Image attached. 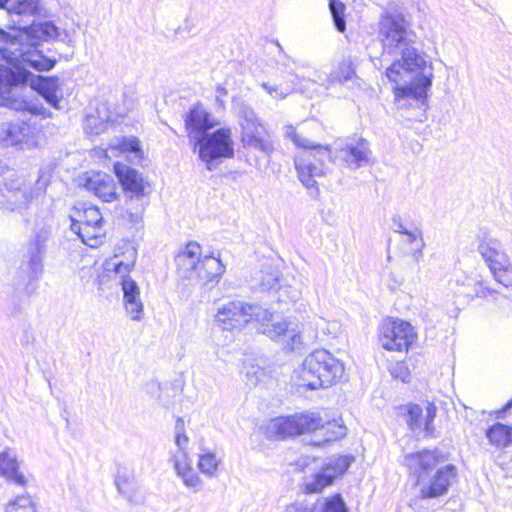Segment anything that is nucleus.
<instances>
[{"instance_id": "obj_39", "label": "nucleus", "mask_w": 512, "mask_h": 512, "mask_svg": "<svg viewBox=\"0 0 512 512\" xmlns=\"http://www.w3.org/2000/svg\"><path fill=\"white\" fill-rule=\"evenodd\" d=\"M71 223H81L82 226L103 225V218L98 208L88 207L84 210L81 219H72Z\"/></svg>"}, {"instance_id": "obj_23", "label": "nucleus", "mask_w": 512, "mask_h": 512, "mask_svg": "<svg viewBox=\"0 0 512 512\" xmlns=\"http://www.w3.org/2000/svg\"><path fill=\"white\" fill-rule=\"evenodd\" d=\"M47 236L38 234L34 240L30 243L28 249V278L30 280L37 279L42 273V255L45 251V243Z\"/></svg>"}, {"instance_id": "obj_16", "label": "nucleus", "mask_w": 512, "mask_h": 512, "mask_svg": "<svg viewBox=\"0 0 512 512\" xmlns=\"http://www.w3.org/2000/svg\"><path fill=\"white\" fill-rule=\"evenodd\" d=\"M0 141L5 146L31 149L38 145V133L36 128L23 120L7 122L0 128Z\"/></svg>"}, {"instance_id": "obj_13", "label": "nucleus", "mask_w": 512, "mask_h": 512, "mask_svg": "<svg viewBox=\"0 0 512 512\" xmlns=\"http://www.w3.org/2000/svg\"><path fill=\"white\" fill-rule=\"evenodd\" d=\"M379 342L388 351H407L417 338L414 327L401 319L387 318L379 327Z\"/></svg>"}, {"instance_id": "obj_15", "label": "nucleus", "mask_w": 512, "mask_h": 512, "mask_svg": "<svg viewBox=\"0 0 512 512\" xmlns=\"http://www.w3.org/2000/svg\"><path fill=\"white\" fill-rule=\"evenodd\" d=\"M0 8H4L13 17V30L17 35L20 31L35 28L45 24V22L35 24L34 18L41 13V7L38 0H0ZM49 23V21H46ZM50 24L54 25L52 22Z\"/></svg>"}, {"instance_id": "obj_30", "label": "nucleus", "mask_w": 512, "mask_h": 512, "mask_svg": "<svg viewBox=\"0 0 512 512\" xmlns=\"http://www.w3.org/2000/svg\"><path fill=\"white\" fill-rule=\"evenodd\" d=\"M6 101V106L15 111L29 112L32 115H40L44 118L51 116V113L47 112L45 107L39 102L23 99H6Z\"/></svg>"}, {"instance_id": "obj_18", "label": "nucleus", "mask_w": 512, "mask_h": 512, "mask_svg": "<svg viewBox=\"0 0 512 512\" xmlns=\"http://www.w3.org/2000/svg\"><path fill=\"white\" fill-rule=\"evenodd\" d=\"M456 283L460 286L458 293L469 299H484L488 296L500 294L496 287L492 286L489 281L483 279L479 274L462 275L456 280Z\"/></svg>"}, {"instance_id": "obj_7", "label": "nucleus", "mask_w": 512, "mask_h": 512, "mask_svg": "<svg viewBox=\"0 0 512 512\" xmlns=\"http://www.w3.org/2000/svg\"><path fill=\"white\" fill-rule=\"evenodd\" d=\"M176 270L184 279H199L208 284L215 281L224 271L219 259L202 256V248L195 241L188 242L175 255Z\"/></svg>"}, {"instance_id": "obj_44", "label": "nucleus", "mask_w": 512, "mask_h": 512, "mask_svg": "<svg viewBox=\"0 0 512 512\" xmlns=\"http://www.w3.org/2000/svg\"><path fill=\"white\" fill-rule=\"evenodd\" d=\"M391 375L396 379H400L402 382H407L410 373L405 363L397 362L391 368Z\"/></svg>"}, {"instance_id": "obj_36", "label": "nucleus", "mask_w": 512, "mask_h": 512, "mask_svg": "<svg viewBox=\"0 0 512 512\" xmlns=\"http://www.w3.org/2000/svg\"><path fill=\"white\" fill-rule=\"evenodd\" d=\"M108 128V121L100 118L98 114H89L84 121V130L89 135H99Z\"/></svg>"}, {"instance_id": "obj_8", "label": "nucleus", "mask_w": 512, "mask_h": 512, "mask_svg": "<svg viewBox=\"0 0 512 512\" xmlns=\"http://www.w3.org/2000/svg\"><path fill=\"white\" fill-rule=\"evenodd\" d=\"M136 261V251L132 250L127 261H122L115 256L107 264L112 266L113 271L119 276V284L123 292V304L125 311L134 321L142 320L144 316V305L140 298V289L135 280L128 274L133 269ZM110 270V268H108Z\"/></svg>"}, {"instance_id": "obj_3", "label": "nucleus", "mask_w": 512, "mask_h": 512, "mask_svg": "<svg viewBox=\"0 0 512 512\" xmlns=\"http://www.w3.org/2000/svg\"><path fill=\"white\" fill-rule=\"evenodd\" d=\"M284 136L307 153L297 155L294 162L299 180L308 189L316 188L317 178L325 175L326 158L351 170L365 167L370 163L372 152L368 141L363 138L336 140L332 149L297 133L292 125L284 127Z\"/></svg>"}, {"instance_id": "obj_42", "label": "nucleus", "mask_w": 512, "mask_h": 512, "mask_svg": "<svg viewBox=\"0 0 512 512\" xmlns=\"http://www.w3.org/2000/svg\"><path fill=\"white\" fill-rule=\"evenodd\" d=\"M135 201L137 202L135 211L132 212L129 209H127L125 218H127V220L130 223L138 225L142 222L143 213H144L147 203L145 202V200H135Z\"/></svg>"}, {"instance_id": "obj_11", "label": "nucleus", "mask_w": 512, "mask_h": 512, "mask_svg": "<svg viewBox=\"0 0 512 512\" xmlns=\"http://www.w3.org/2000/svg\"><path fill=\"white\" fill-rule=\"evenodd\" d=\"M478 251L495 282L506 288L512 287V264L501 243L497 239L485 237L480 242Z\"/></svg>"}, {"instance_id": "obj_50", "label": "nucleus", "mask_w": 512, "mask_h": 512, "mask_svg": "<svg viewBox=\"0 0 512 512\" xmlns=\"http://www.w3.org/2000/svg\"><path fill=\"white\" fill-rule=\"evenodd\" d=\"M284 512H310V508L300 503H293L286 506Z\"/></svg>"}, {"instance_id": "obj_51", "label": "nucleus", "mask_w": 512, "mask_h": 512, "mask_svg": "<svg viewBox=\"0 0 512 512\" xmlns=\"http://www.w3.org/2000/svg\"><path fill=\"white\" fill-rule=\"evenodd\" d=\"M228 94L227 92V89L224 88L223 86L221 85H218L216 87V102L220 105V106H223L224 105V101H223V97H225L226 95Z\"/></svg>"}, {"instance_id": "obj_40", "label": "nucleus", "mask_w": 512, "mask_h": 512, "mask_svg": "<svg viewBox=\"0 0 512 512\" xmlns=\"http://www.w3.org/2000/svg\"><path fill=\"white\" fill-rule=\"evenodd\" d=\"M407 423L412 430L420 428L423 424V411L419 405L410 404L407 407Z\"/></svg>"}, {"instance_id": "obj_25", "label": "nucleus", "mask_w": 512, "mask_h": 512, "mask_svg": "<svg viewBox=\"0 0 512 512\" xmlns=\"http://www.w3.org/2000/svg\"><path fill=\"white\" fill-rule=\"evenodd\" d=\"M115 485L129 502L137 504L142 500L139 485L131 473L119 471L115 478Z\"/></svg>"}, {"instance_id": "obj_47", "label": "nucleus", "mask_w": 512, "mask_h": 512, "mask_svg": "<svg viewBox=\"0 0 512 512\" xmlns=\"http://www.w3.org/2000/svg\"><path fill=\"white\" fill-rule=\"evenodd\" d=\"M436 415V407L433 404H428L426 407V415L424 418V429L427 433L432 432L431 424Z\"/></svg>"}, {"instance_id": "obj_53", "label": "nucleus", "mask_w": 512, "mask_h": 512, "mask_svg": "<svg viewBox=\"0 0 512 512\" xmlns=\"http://www.w3.org/2000/svg\"><path fill=\"white\" fill-rule=\"evenodd\" d=\"M511 408H512V399H511L510 401H508V402H507V404L505 405V407H504L502 410L498 411V415H497V417H498V418H502V417H503L502 415H503L507 410H509V409H511Z\"/></svg>"}, {"instance_id": "obj_32", "label": "nucleus", "mask_w": 512, "mask_h": 512, "mask_svg": "<svg viewBox=\"0 0 512 512\" xmlns=\"http://www.w3.org/2000/svg\"><path fill=\"white\" fill-rule=\"evenodd\" d=\"M486 436L490 444L497 447L506 446L512 442L511 428L502 424L496 423L486 431Z\"/></svg>"}, {"instance_id": "obj_19", "label": "nucleus", "mask_w": 512, "mask_h": 512, "mask_svg": "<svg viewBox=\"0 0 512 512\" xmlns=\"http://www.w3.org/2000/svg\"><path fill=\"white\" fill-rule=\"evenodd\" d=\"M84 187L104 202H112L117 199L116 182L112 176L106 173H87L84 179Z\"/></svg>"}, {"instance_id": "obj_6", "label": "nucleus", "mask_w": 512, "mask_h": 512, "mask_svg": "<svg viewBox=\"0 0 512 512\" xmlns=\"http://www.w3.org/2000/svg\"><path fill=\"white\" fill-rule=\"evenodd\" d=\"M343 374L342 361L326 349H317L304 359L299 378L302 386L315 390L333 385Z\"/></svg>"}, {"instance_id": "obj_49", "label": "nucleus", "mask_w": 512, "mask_h": 512, "mask_svg": "<svg viewBox=\"0 0 512 512\" xmlns=\"http://www.w3.org/2000/svg\"><path fill=\"white\" fill-rule=\"evenodd\" d=\"M392 229L394 232L402 234L403 236L410 230V227L406 226L400 216H394L392 218Z\"/></svg>"}, {"instance_id": "obj_48", "label": "nucleus", "mask_w": 512, "mask_h": 512, "mask_svg": "<svg viewBox=\"0 0 512 512\" xmlns=\"http://www.w3.org/2000/svg\"><path fill=\"white\" fill-rule=\"evenodd\" d=\"M280 291L281 295H286L291 301H297L301 296V291L297 287H280Z\"/></svg>"}, {"instance_id": "obj_9", "label": "nucleus", "mask_w": 512, "mask_h": 512, "mask_svg": "<svg viewBox=\"0 0 512 512\" xmlns=\"http://www.w3.org/2000/svg\"><path fill=\"white\" fill-rule=\"evenodd\" d=\"M233 109L239 118L243 145L270 155L273 151V146L266 138L264 126L252 107L241 99H234Z\"/></svg>"}, {"instance_id": "obj_14", "label": "nucleus", "mask_w": 512, "mask_h": 512, "mask_svg": "<svg viewBox=\"0 0 512 512\" xmlns=\"http://www.w3.org/2000/svg\"><path fill=\"white\" fill-rule=\"evenodd\" d=\"M354 457L335 456L326 462L321 469L304 482L307 493L321 492L325 487L330 486L333 481L343 475L351 465Z\"/></svg>"}, {"instance_id": "obj_12", "label": "nucleus", "mask_w": 512, "mask_h": 512, "mask_svg": "<svg viewBox=\"0 0 512 512\" xmlns=\"http://www.w3.org/2000/svg\"><path fill=\"white\" fill-rule=\"evenodd\" d=\"M198 147L200 159L206 163L207 169L215 167L214 162L220 158H231L234 155L233 142L229 129H218L208 133L194 142Z\"/></svg>"}, {"instance_id": "obj_34", "label": "nucleus", "mask_w": 512, "mask_h": 512, "mask_svg": "<svg viewBox=\"0 0 512 512\" xmlns=\"http://www.w3.org/2000/svg\"><path fill=\"white\" fill-rule=\"evenodd\" d=\"M219 460L214 453L208 452L201 454L198 460V469L208 477H214L217 474Z\"/></svg>"}, {"instance_id": "obj_5", "label": "nucleus", "mask_w": 512, "mask_h": 512, "mask_svg": "<svg viewBox=\"0 0 512 512\" xmlns=\"http://www.w3.org/2000/svg\"><path fill=\"white\" fill-rule=\"evenodd\" d=\"M443 461L444 456L438 450H424L408 454L405 457V465L410 473L417 478V483L421 486L420 494L422 498H434L443 495L455 478L456 468L451 464L439 468L429 478L431 471Z\"/></svg>"}, {"instance_id": "obj_45", "label": "nucleus", "mask_w": 512, "mask_h": 512, "mask_svg": "<svg viewBox=\"0 0 512 512\" xmlns=\"http://www.w3.org/2000/svg\"><path fill=\"white\" fill-rule=\"evenodd\" d=\"M292 63L295 65V70L291 69L289 71V74L291 76H294L296 79H307V73L305 70H307V63L303 61H295L292 60Z\"/></svg>"}, {"instance_id": "obj_37", "label": "nucleus", "mask_w": 512, "mask_h": 512, "mask_svg": "<svg viewBox=\"0 0 512 512\" xmlns=\"http://www.w3.org/2000/svg\"><path fill=\"white\" fill-rule=\"evenodd\" d=\"M5 512H36V507L30 496L22 495L10 501Z\"/></svg>"}, {"instance_id": "obj_46", "label": "nucleus", "mask_w": 512, "mask_h": 512, "mask_svg": "<svg viewBox=\"0 0 512 512\" xmlns=\"http://www.w3.org/2000/svg\"><path fill=\"white\" fill-rule=\"evenodd\" d=\"M261 87L264 88L270 96L278 100L285 99L288 94V92H284L278 86L270 85L267 82H262Z\"/></svg>"}, {"instance_id": "obj_24", "label": "nucleus", "mask_w": 512, "mask_h": 512, "mask_svg": "<svg viewBox=\"0 0 512 512\" xmlns=\"http://www.w3.org/2000/svg\"><path fill=\"white\" fill-rule=\"evenodd\" d=\"M0 474L8 481L23 486L26 483L24 475L19 472V462L11 450L0 453Z\"/></svg>"}, {"instance_id": "obj_41", "label": "nucleus", "mask_w": 512, "mask_h": 512, "mask_svg": "<svg viewBox=\"0 0 512 512\" xmlns=\"http://www.w3.org/2000/svg\"><path fill=\"white\" fill-rule=\"evenodd\" d=\"M261 279V288L263 290L276 289L279 284V271L277 269H270L269 271H263Z\"/></svg>"}, {"instance_id": "obj_31", "label": "nucleus", "mask_w": 512, "mask_h": 512, "mask_svg": "<svg viewBox=\"0 0 512 512\" xmlns=\"http://www.w3.org/2000/svg\"><path fill=\"white\" fill-rule=\"evenodd\" d=\"M310 512H349L340 494L318 500Z\"/></svg>"}, {"instance_id": "obj_21", "label": "nucleus", "mask_w": 512, "mask_h": 512, "mask_svg": "<svg viewBox=\"0 0 512 512\" xmlns=\"http://www.w3.org/2000/svg\"><path fill=\"white\" fill-rule=\"evenodd\" d=\"M28 83L36 90L52 107L60 109L57 91L59 81L56 77L35 76L31 73Z\"/></svg>"}, {"instance_id": "obj_38", "label": "nucleus", "mask_w": 512, "mask_h": 512, "mask_svg": "<svg viewBox=\"0 0 512 512\" xmlns=\"http://www.w3.org/2000/svg\"><path fill=\"white\" fill-rule=\"evenodd\" d=\"M329 9L331 15L333 17V21L336 29L339 32H344L346 28V22L344 18V10L345 6L342 2L338 0H330L329 1Z\"/></svg>"}, {"instance_id": "obj_29", "label": "nucleus", "mask_w": 512, "mask_h": 512, "mask_svg": "<svg viewBox=\"0 0 512 512\" xmlns=\"http://www.w3.org/2000/svg\"><path fill=\"white\" fill-rule=\"evenodd\" d=\"M318 431L322 438L317 440L314 444L320 446L343 437L346 433V427L338 420L325 421L323 419V425L320 426Z\"/></svg>"}, {"instance_id": "obj_35", "label": "nucleus", "mask_w": 512, "mask_h": 512, "mask_svg": "<svg viewBox=\"0 0 512 512\" xmlns=\"http://www.w3.org/2000/svg\"><path fill=\"white\" fill-rule=\"evenodd\" d=\"M355 75L352 64L348 61L341 62L337 69L333 71L328 77L329 84L344 83Z\"/></svg>"}, {"instance_id": "obj_28", "label": "nucleus", "mask_w": 512, "mask_h": 512, "mask_svg": "<svg viewBox=\"0 0 512 512\" xmlns=\"http://www.w3.org/2000/svg\"><path fill=\"white\" fill-rule=\"evenodd\" d=\"M174 442L176 450L170 452L169 462H174L181 457L190 459L188 453L189 437L185 433L184 420L181 417L176 420Z\"/></svg>"}, {"instance_id": "obj_26", "label": "nucleus", "mask_w": 512, "mask_h": 512, "mask_svg": "<svg viewBox=\"0 0 512 512\" xmlns=\"http://www.w3.org/2000/svg\"><path fill=\"white\" fill-rule=\"evenodd\" d=\"M114 150L130 153L131 161L133 163H140L143 159V151L141 149L140 142L134 136L116 137L111 140L107 152Z\"/></svg>"}, {"instance_id": "obj_10", "label": "nucleus", "mask_w": 512, "mask_h": 512, "mask_svg": "<svg viewBox=\"0 0 512 512\" xmlns=\"http://www.w3.org/2000/svg\"><path fill=\"white\" fill-rule=\"evenodd\" d=\"M321 425H323V419L318 413L305 412L274 418L266 429L269 437H289L317 432Z\"/></svg>"}, {"instance_id": "obj_33", "label": "nucleus", "mask_w": 512, "mask_h": 512, "mask_svg": "<svg viewBox=\"0 0 512 512\" xmlns=\"http://www.w3.org/2000/svg\"><path fill=\"white\" fill-rule=\"evenodd\" d=\"M405 242L411 245L412 256L416 262H419L423 256V249L425 247V242L423 240L421 230L412 225L410 230L404 235Z\"/></svg>"}, {"instance_id": "obj_4", "label": "nucleus", "mask_w": 512, "mask_h": 512, "mask_svg": "<svg viewBox=\"0 0 512 512\" xmlns=\"http://www.w3.org/2000/svg\"><path fill=\"white\" fill-rule=\"evenodd\" d=\"M216 321L225 330L242 329L249 322H257L263 334L281 341L290 350H295L302 344L301 333L296 324L286 320L276 321L273 313L258 304L242 300L224 303L217 310Z\"/></svg>"}, {"instance_id": "obj_27", "label": "nucleus", "mask_w": 512, "mask_h": 512, "mask_svg": "<svg viewBox=\"0 0 512 512\" xmlns=\"http://www.w3.org/2000/svg\"><path fill=\"white\" fill-rule=\"evenodd\" d=\"M71 231L76 234L84 244L96 247L102 242L104 236L103 225L82 226L81 223H71Z\"/></svg>"}, {"instance_id": "obj_22", "label": "nucleus", "mask_w": 512, "mask_h": 512, "mask_svg": "<svg viewBox=\"0 0 512 512\" xmlns=\"http://www.w3.org/2000/svg\"><path fill=\"white\" fill-rule=\"evenodd\" d=\"M176 472V475L182 480L184 486L192 492H200L204 487L203 480L198 476L192 467L191 459H176L170 462Z\"/></svg>"}, {"instance_id": "obj_1", "label": "nucleus", "mask_w": 512, "mask_h": 512, "mask_svg": "<svg viewBox=\"0 0 512 512\" xmlns=\"http://www.w3.org/2000/svg\"><path fill=\"white\" fill-rule=\"evenodd\" d=\"M378 38L384 55L399 56L386 68L394 83V99L399 107L425 103L434 77L429 55L417 46V34L401 16L387 15L379 22Z\"/></svg>"}, {"instance_id": "obj_43", "label": "nucleus", "mask_w": 512, "mask_h": 512, "mask_svg": "<svg viewBox=\"0 0 512 512\" xmlns=\"http://www.w3.org/2000/svg\"><path fill=\"white\" fill-rule=\"evenodd\" d=\"M267 376V372L264 368L259 366H251L246 368V377L247 380L252 385H257L260 382L264 381Z\"/></svg>"}, {"instance_id": "obj_17", "label": "nucleus", "mask_w": 512, "mask_h": 512, "mask_svg": "<svg viewBox=\"0 0 512 512\" xmlns=\"http://www.w3.org/2000/svg\"><path fill=\"white\" fill-rule=\"evenodd\" d=\"M114 173L123 190L130 198V206H132L134 200H144L147 182L140 172L126 164L116 162L114 164Z\"/></svg>"}, {"instance_id": "obj_52", "label": "nucleus", "mask_w": 512, "mask_h": 512, "mask_svg": "<svg viewBox=\"0 0 512 512\" xmlns=\"http://www.w3.org/2000/svg\"><path fill=\"white\" fill-rule=\"evenodd\" d=\"M295 465L299 470H304L308 465V458L307 457H301L299 460L296 461Z\"/></svg>"}, {"instance_id": "obj_20", "label": "nucleus", "mask_w": 512, "mask_h": 512, "mask_svg": "<svg viewBox=\"0 0 512 512\" xmlns=\"http://www.w3.org/2000/svg\"><path fill=\"white\" fill-rule=\"evenodd\" d=\"M210 114L202 105H195L190 109L185 118V127L190 141L195 142L208 134V130L214 127Z\"/></svg>"}, {"instance_id": "obj_2", "label": "nucleus", "mask_w": 512, "mask_h": 512, "mask_svg": "<svg viewBox=\"0 0 512 512\" xmlns=\"http://www.w3.org/2000/svg\"><path fill=\"white\" fill-rule=\"evenodd\" d=\"M3 45L0 46L3 59L7 65L0 64V96L9 94L12 88L27 84L31 72L52 69L56 60L46 57L38 50L40 41H48L59 36V30L50 23L20 31L10 35L0 30Z\"/></svg>"}]
</instances>
